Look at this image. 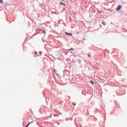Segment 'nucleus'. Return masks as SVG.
I'll list each match as a JSON object with an SVG mask.
<instances>
[{
  "label": "nucleus",
  "mask_w": 127,
  "mask_h": 127,
  "mask_svg": "<svg viewBox=\"0 0 127 127\" xmlns=\"http://www.w3.org/2000/svg\"><path fill=\"white\" fill-rule=\"evenodd\" d=\"M30 125V123H29L28 125H27V126H26V127H28V126H29V125Z\"/></svg>",
  "instance_id": "nucleus-7"
},
{
  "label": "nucleus",
  "mask_w": 127,
  "mask_h": 127,
  "mask_svg": "<svg viewBox=\"0 0 127 127\" xmlns=\"http://www.w3.org/2000/svg\"><path fill=\"white\" fill-rule=\"evenodd\" d=\"M70 50H73V49L71 48V49H70Z\"/></svg>",
  "instance_id": "nucleus-11"
},
{
  "label": "nucleus",
  "mask_w": 127,
  "mask_h": 127,
  "mask_svg": "<svg viewBox=\"0 0 127 127\" xmlns=\"http://www.w3.org/2000/svg\"><path fill=\"white\" fill-rule=\"evenodd\" d=\"M44 33H45V31H44Z\"/></svg>",
  "instance_id": "nucleus-12"
},
{
  "label": "nucleus",
  "mask_w": 127,
  "mask_h": 127,
  "mask_svg": "<svg viewBox=\"0 0 127 127\" xmlns=\"http://www.w3.org/2000/svg\"><path fill=\"white\" fill-rule=\"evenodd\" d=\"M88 57H91V55L89 54L88 55Z\"/></svg>",
  "instance_id": "nucleus-8"
},
{
  "label": "nucleus",
  "mask_w": 127,
  "mask_h": 127,
  "mask_svg": "<svg viewBox=\"0 0 127 127\" xmlns=\"http://www.w3.org/2000/svg\"><path fill=\"white\" fill-rule=\"evenodd\" d=\"M37 52H35V55H36V54H37Z\"/></svg>",
  "instance_id": "nucleus-9"
},
{
  "label": "nucleus",
  "mask_w": 127,
  "mask_h": 127,
  "mask_svg": "<svg viewBox=\"0 0 127 127\" xmlns=\"http://www.w3.org/2000/svg\"><path fill=\"white\" fill-rule=\"evenodd\" d=\"M60 4H63V5H64L65 6L66 5V4H65L64 3H63V2H61Z\"/></svg>",
  "instance_id": "nucleus-3"
},
{
  "label": "nucleus",
  "mask_w": 127,
  "mask_h": 127,
  "mask_svg": "<svg viewBox=\"0 0 127 127\" xmlns=\"http://www.w3.org/2000/svg\"><path fill=\"white\" fill-rule=\"evenodd\" d=\"M90 82L91 83V84H95V83L93 82V81H90Z\"/></svg>",
  "instance_id": "nucleus-6"
},
{
  "label": "nucleus",
  "mask_w": 127,
  "mask_h": 127,
  "mask_svg": "<svg viewBox=\"0 0 127 127\" xmlns=\"http://www.w3.org/2000/svg\"><path fill=\"white\" fill-rule=\"evenodd\" d=\"M65 33L66 35H70V36H72V33H71L65 32Z\"/></svg>",
  "instance_id": "nucleus-2"
},
{
  "label": "nucleus",
  "mask_w": 127,
  "mask_h": 127,
  "mask_svg": "<svg viewBox=\"0 0 127 127\" xmlns=\"http://www.w3.org/2000/svg\"><path fill=\"white\" fill-rule=\"evenodd\" d=\"M102 24L105 25L106 24V22H102Z\"/></svg>",
  "instance_id": "nucleus-5"
},
{
  "label": "nucleus",
  "mask_w": 127,
  "mask_h": 127,
  "mask_svg": "<svg viewBox=\"0 0 127 127\" xmlns=\"http://www.w3.org/2000/svg\"><path fill=\"white\" fill-rule=\"evenodd\" d=\"M121 8H122V6H121V5H119L116 9L117 11H119L121 9Z\"/></svg>",
  "instance_id": "nucleus-1"
},
{
  "label": "nucleus",
  "mask_w": 127,
  "mask_h": 127,
  "mask_svg": "<svg viewBox=\"0 0 127 127\" xmlns=\"http://www.w3.org/2000/svg\"><path fill=\"white\" fill-rule=\"evenodd\" d=\"M0 3H3V1L2 0H0Z\"/></svg>",
  "instance_id": "nucleus-4"
},
{
  "label": "nucleus",
  "mask_w": 127,
  "mask_h": 127,
  "mask_svg": "<svg viewBox=\"0 0 127 127\" xmlns=\"http://www.w3.org/2000/svg\"><path fill=\"white\" fill-rule=\"evenodd\" d=\"M73 106H76V103L73 104Z\"/></svg>",
  "instance_id": "nucleus-10"
},
{
  "label": "nucleus",
  "mask_w": 127,
  "mask_h": 127,
  "mask_svg": "<svg viewBox=\"0 0 127 127\" xmlns=\"http://www.w3.org/2000/svg\"><path fill=\"white\" fill-rule=\"evenodd\" d=\"M99 12H101V11H99Z\"/></svg>",
  "instance_id": "nucleus-13"
}]
</instances>
